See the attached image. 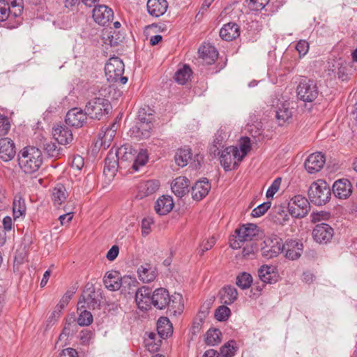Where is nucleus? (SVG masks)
<instances>
[{
  "instance_id": "49530a36",
  "label": "nucleus",
  "mask_w": 357,
  "mask_h": 357,
  "mask_svg": "<svg viewBox=\"0 0 357 357\" xmlns=\"http://www.w3.org/2000/svg\"><path fill=\"white\" fill-rule=\"evenodd\" d=\"M236 349V342L230 340L220 348V354L223 357H232L235 355Z\"/></svg>"
},
{
  "instance_id": "c03bdc74",
  "label": "nucleus",
  "mask_w": 357,
  "mask_h": 357,
  "mask_svg": "<svg viewBox=\"0 0 357 357\" xmlns=\"http://www.w3.org/2000/svg\"><path fill=\"white\" fill-rule=\"evenodd\" d=\"M148 160V155L146 151L141 150L139 153L135 155V159L132 161V168L135 171H137L139 166H144Z\"/></svg>"
},
{
  "instance_id": "7ed1b4c3",
  "label": "nucleus",
  "mask_w": 357,
  "mask_h": 357,
  "mask_svg": "<svg viewBox=\"0 0 357 357\" xmlns=\"http://www.w3.org/2000/svg\"><path fill=\"white\" fill-rule=\"evenodd\" d=\"M331 195L329 185L321 179L313 182L308 190L310 201L317 206L325 204L331 199Z\"/></svg>"
},
{
  "instance_id": "2f4dec72",
  "label": "nucleus",
  "mask_w": 357,
  "mask_h": 357,
  "mask_svg": "<svg viewBox=\"0 0 357 357\" xmlns=\"http://www.w3.org/2000/svg\"><path fill=\"white\" fill-rule=\"evenodd\" d=\"M137 274L139 280L144 283L153 282L157 276L155 268L147 264L138 268Z\"/></svg>"
},
{
  "instance_id": "a18cd8bd",
  "label": "nucleus",
  "mask_w": 357,
  "mask_h": 357,
  "mask_svg": "<svg viewBox=\"0 0 357 357\" xmlns=\"http://www.w3.org/2000/svg\"><path fill=\"white\" fill-rule=\"evenodd\" d=\"M221 332L218 329H209L206 333V342L208 345L214 346L221 341Z\"/></svg>"
},
{
  "instance_id": "9d476101",
  "label": "nucleus",
  "mask_w": 357,
  "mask_h": 357,
  "mask_svg": "<svg viewBox=\"0 0 357 357\" xmlns=\"http://www.w3.org/2000/svg\"><path fill=\"white\" fill-rule=\"evenodd\" d=\"M264 243L265 245L261 248V255L267 259H272L282 252V241L276 235L267 237Z\"/></svg>"
},
{
  "instance_id": "c85d7f7f",
  "label": "nucleus",
  "mask_w": 357,
  "mask_h": 357,
  "mask_svg": "<svg viewBox=\"0 0 357 357\" xmlns=\"http://www.w3.org/2000/svg\"><path fill=\"white\" fill-rule=\"evenodd\" d=\"M190 181L185 176L176 178L172 183V190L178 197H182L188 192Z\"/></svg>"
},
{
  "instance_id": "69168bd1",
  "label": "nucleus",
  "mask_w": 357,
  "mask_h": 357,
  "mask_svg": "<svg viewBox=\"0 0 357 357\" xmlns=\"http://www.w3.org/2000/svg\"><path fill=\"white\" fill-rule=\"evenodd\" d=\"M119 248L117 245H113L107 253V259L109 261L114 260L119 254Z\"/></svg>"
},
{
  "instance_id": "0e129e2a",
  "label": "nucleus",
  "mask_w": 357,
  "mask_h": 357,
  "mask_svg": "<svg viewBox=\"0 0 357 357\" xmlns=\"http://www.w3.org/2000/svg\"><path fill=\"white\" fill-rule=\"evenodd\" d=\"M156 337V334L153 333H150L149 334V339L146 340V347H148V349L149 350H158V347H159V345L158 344H154L152 347V342L153 340L155 339V337Z\"/></svg>"
},
{
  "instance_id": "0eeeda50",
  "label": "nucleus",
  "mask_w": 357,
  "mask_h": 357,
  "mask_svg": "<svg viewBox=\"0 0 357 357\" xmlns=\"http://www.w3.org/2000/svg\"><path fill=\"white\" fill-rule=\"evenodd\" d=\"M86 113L91 119L100 120L111 110L108 100L103 98H95L89 101L85 107Z\"/></svg>"
},
{
  "instance_id": "473e14b6",
  "label": "nucleus",
  "mask_w": 357,
  "mask_h": 357,
  "mask_svg": "<svg viewBox=\"0 0 357 357\" xmlns=\"http://www.w3.org/2000/svg\"><path fill=\"white\" fill-rule=\"evenodd\" d=\"M118 167L122 168L123 167L120 165V162H119V160L116 158L114 153L109 151L108 155L105 160L104 173L110 176H114Z\"/></svg>"
},
{
  "instance_id": "7c9ffc66",
  "label": "nucleus",
  "mask_w": 357,
  "mask_h": 357,
  "mask_svg": "<svg viewBox=\"0 0 357 357\" xmlns=\"http://www.w3.org/2000/svg\"><path fill=\"white\" fill-rule=\"evenodd\" d=\"M174 206L172 198L170 196H162L155 202V210L160 215L170 212Z\"/></svg>"
},
{
  "instance_id": "e2e57ef3",
  "label": "nucleus",
  "mask_w": 357,
  "mask_h": 357,
  "mask_svg": "<svg viewBox=\"0 0 357 357\" xmlns=\"http://www.w3.org/2000/svg\"><path fill=\"white\" fill-rule=\"evenodd\" d=\"M138 123H142V121H144V123H152L151 114H150L146 116L144 109H141L138 112Z\"/></svg>"
},
{
  "instance_id": "9b49d317",
  "label": "nucleus",
  "mask_w": 357,
  "mask_h": 357,
  "mask_svg": "<svg viewBox=\"0 0 357 357\" xmlns=\"http://www.w3.org/2000/svg\"><path fill=\"white\" fill-rule=\"evenodd\" d=\"M313 239L319 244H326L333 236V229L328 224L317 225L312 233Z\"/></svg>"
},
{
  "instance_id": "79ce46f5",
  "label": "nucleus",
  "mask_w": 357,
  "mask_h": 357,
  "mask_svg": "<svg viewBox=\"0 0 357 357\" xmlns=\"http://www.w3.org/2000/svg\"><path fill=\"white\" fill-rule=\"evenodd\" d=\"M252 282V275L246 272H243L236 277V285L242 289H248Z\"/></svg>"
},
{
  "instance_id": "2eb2a0df",
  "label": "nucleus",
  "mask_w": 357,
  "mask_h": 357,
  "mask_svg": "<svg viewBox=\"0 0 357 357\" xmlns=\"http://www.w3.org/2000/svg\"><path fill=\"white\" fill-rule=\"evenodd\" d=\"M113 10L105 5L95 6L93 10V17L94 21L102 26H105L113 19Z\"/></svg>"
},
{
  "instance_id": "bb28decb",
  "label": "nucleus",
  "mask_w": 357,
  "mask_h": 357,
  "mask_svg": "<svg viewBox=\"0 0 357 357\" xmlns=\"http://www.w3.org/2000/svg\"><path fill=\"white\" fill-rule=\"evenodd\" d=\"M146 6L149 13L158 17L166 12L168 4L166 0H148Z\"/></svg>"
},
{
  "instance_id": "f704fd0d",
  "label": "nucleus",
  "mask_w": 357,
  "mask_h": 357,
  "mask_svg": "<svg viewBox=\"0 0 357 357\" xmlns=\"http://www.w3.org/2000/svg\"><path fill=\"white\" fill-rule=\"evenodd\" d=\"M158 334L161 338H167L173 332L172 325L167 317H160L157 322Z\"/></svg>"
},
{
  "instance_id": "4d7b16f0",
  "label": "nucleus",
  "mask_w": 357,
  "mask_h": 357,
  "mask_svg": "<svg viewBox=\"0 0 357 357\" xmlns=\"http://www.w3.org/2000/svg\"><path fill=\"white\" fill-rule=\"evenodd\" d=\"M296 49L301 56H305L309 50V44L306 40H301L296 44Z\"/></svg>"
},
{
  "instance_id": "5fc2aeb1",
  "label": "nucleus",
  "mask_w": 357,
  "mask_h": 357,
  "mask_svg": "<svg viewBox=\"0 0 357 357\" xmlns=\"http://www.w3.org/2000/svg\"><path fill=\"white\" fill-rule=\"evenodd\" d=\"M10 128V124L8 118L0 114V135H6Z\"/></svg>"
},
{
  "instance_id": "864d4df0",
  "label": "nucleus",
  "mask_w": 357,
  "mask_h": 357,
  "mask_svg": "<svg viewBox=\"0 0 357 357\" xmlns=\"http://www.w3.org/2000/svg\"><path fill=\"white\" fill-rule=\"evenodd\" d=\"M281 183L282 178L280 177L276 178L273 181V182L266 191V195L267 198H272L274 196V195L279 190Z\"/></svg>"
},
{
  "instance_id": "6e6d98bb",
  "label": "nucleus",
  "mask_w": 357,
  "mask_h": 357,
  "mask_svg": "<svg viewBox=\"0 0 357 357\" xmlns=\"http://www.w3.org/2000/svg\"><path fill=\"white\" fill-rule=\"evenodd\" d=\"M153 223V220L151 218H146L142 222V234L143 236L148 235L151 231V226Z\"/></svg>"
},
{
  "instance_id": "b1692460",
  "label": "nucleus",
  "mask_w": 357,
  "mask_h": 357,
  "mask_svg": "<svg viewBox=\"0 0 357 357\" xmlns=\"http://www.w3.org/2000/svg\"><path fill=\"white\" fill-rule=\"evenodd\" d=\"M259 279L266 284H274L278 282L279 275L275 271V268L271 266L264 265L258 271Z\"/></svg>"
},
{
  "instance_id": "603ef678",
  "label": "nucleus",
  "mask_w": 357,
  "mask_h": 357,
  "mask_svg": "<svg viewBox=\"0 0 357 357\" xmlns=\"http://www.w3.org/2000/svg\"><path fill=\"white\" fill-rule=\"evenodd\" d=\"M271 205V204L270 202L261 204L252 211V216L257 218L263 215L268 211V209L270 208Z\"/></svg>"
},
{
  "instance_id": "423d86ee",
  "label": "nucleus",
  "mask_w": 357,
  "mask_h": 357,
  "mask_svg": "<svg viewBox=\"0 0 357 357\" xmlns=\"http://www.w3.org/2000/svg\"><path fill=\"white\" fill-rule=\"evenodd\" d=\"M298 98L306 102H313L319 95L317 82L304 78L302 79L296 89Z\"/></svg>"
},
{
  "instance_id": "5701e85b",
  "label": "nucleus",
  "mask_w": 357,
  "mask_h": 357,
  "mask_svg": "<svg viewBox=\"0 0 357 357\" xmlns=\"http://www.w3.org/2000/svg\"><path fill=\"white\" fill-rule=\"evenodd\" d=\"M276 119L279 126H283L288 122L292 117V109L290 107V103L287 101L280 102L277 106Z\"/></svg>"
},
{
  "instance_id": "e433bc0d",
  "label": "nucleus",
  "mask_w": 357,
  "mask_h": 357,
  "mask_svg": "<svg viewBox=\"0 0 357 357\" xmlns=\"http://www.w3.org/2000/svg\"><path fill=\"white\" fill-rule=\"evenodd\" d=\"M160 187V182L157 180H149L142 182L139 185V190L144 196H149L155 193Z\"/></svg>"
},
{
  "instance_id": "1a4fd4ad",
  "label": "nucleus",
  "mask_w": 357,
  "mask_h": 357,
  "mask_svg": "<svg viewBox=\"0 0 357 357\" xmlns=\"http://www.w3.org/2000/svg\"><path fill=\"white\" fill-rule=\"evenodd\" d=\"M239 150L237 147L229 146L224 149L220 156V162L225 171H230L238 166Z\"/></svg>"
},
{
  "instance_id": "680f3d73",
  "label": "nucleus",
  "mask_w": 357,
  "mask_h": 357,
  "mask_svg": "<svg viewBox=\"0 0 357 357\" xmlns=\"http://www.w3.org/2000/svg\"><path fill=\"white\" fill-rule=\"evenodd\" d=\"M215 243V240L213 237L207 240L206 242H203L201 245L200 255H203L204 252L210 250L214 245Z\"/></svg>"
},
{
  "instance_id": "ddd939ff",
  "label": "nucleus",
  "mask_w": 357,
  "mask_h": 357,
  "mask_svg": "<svg viewBox=\"0 0 357 357\" xmlns=\"http://www.w3.org/2000/svg\"><path fill=\"white\" fill-rule=\"evenodd\" d=\"M325 162V156L321 153H312L305 160V167L308 173L314 174L323 168Z\"/></svg>"
},
{
  "instance_id": "58836bf2",
  "label": "nucleus",
  "mask_w": 357,
  "mask_h": 357,
  "mask_svg": "<svg viewBox=\"0 0 357 357\" xmlns=\"http://www.w3.org/2000/svg\"><path fill=\"white\" fill-rule=\"evenodd\" d=\"M26 207L24 199L19 197L14 199L13 211L15 219L24 217L26 214Z\"/></svg>"
},
{
  "instance_id": "cd10ccee",
  "label": "nucleus",
  "mask_w": 357,
  "mask_h": 357,
  "mask_svg": "<svg viewBox=\"0 0 357 357\" xmlns=\"http://www.w3.org/2000/svg\"><path fill=\"white\" fill-rule=\"evenodd\" d=\"M240 36V28L236 23L225 24L220 30V36L226 41H231Z\"/></svg>"
},
{
  "instance_id": "de8ad7c7",
  "label": "nucleus",
  "mask_w": 357,
  "mask_h": 357,
  "mask_svg": "<svg viewBox=\"0 0 357 357\" xmlns=\"http://www.w3.org/2000/svg\"><path fill=\"white\" fill-rule=\"evenodd\" d=\"M231 310L225 305H220L215 312V317L218 321H226L230 316Z\"/></svg>"
},
{
  "instance_id": "c756f323",
  "label": "nucleus",
  "mask_w": 357,
  "mask_h": 357,
  "mask_svg": "<svg viewBox=\"0 0 357 357\" xmlns=\"http://www.w3.org/2000/svg\"><path fill=\"white\" fill-rule=\"evenodd\" d=\"M105 287L111 291H116L121 286V278L117 271L107 272L103 279Z\"/></svg>"
},
{
  "instance_id": "f257e3e1",
  "label": "nucleus",
  "mask_w": 357,
  "mask_h": 357,
  "mask_svg": "<svg viewBox=\"0 0 357 357\" xmlns=\"http://www.w3.org/2000/svg\"><path fill=\"white\" fill-rule=\"evenodd\" d=\"M151 304L158 310L167 307L170 315L181 314L183 310V296L180 294L169 295L162 287L156 289L151 294Z\"/></svg>"
},
{
  "instance_id": "39448f33",
  "label": "nucleus",
  "mask_w": 357,
  "mask_h": 357,
  "mask_svg": "<svg viewBox=\"0 0 357 357\" xmlns=\"http://www.w3.org/2000/svg\"><path fill=\"white\" fill-rule=\"evenodd\" d=\"M258 227L255 224L243 225L235 231V238L230 240V246L233 249H238L243 243L251 242L258 234Z\"/></svg>"
},
{
  "instance_id": "f03ea898",
  "label": "nucleus",
  "mask_w": 357,
  "mask_h": 357,
  "mask_svg": "<svg viewBox=\"0 0 357 357\" xmlns=\"http://www.w3.org/2000/svg\"><path fill=\"white\" fill-rule=\"evenodd\" d=\"M18 163L26 174L37 172L43 164L41 151L35 146H26L18 153Z\"/></svg>"
},
{
  "instance_id": "6e6552de",
  "label": "nucleus",
  "mask_w": 357,
  "mask_h": 357,
  "mask_svg": "<svg viewBox=\"0 0 357 357\" xmlns=\"http://www.w3.org/2000/svg\"><path fill=\"white\" fill-rule=\"evenodd\" d=\"M288 209L293 217L302 218L309 213L310 205L307 198L298 195L290 199L288 204Z\"/></svg>"
},
{
  "instance_id": "3c124183",
  "label": "nucleus",
  "mask_w": 357,
  "mask_h": 357,
  "mask_svg": "<svg viewBox=\"0 0 357 357\" xmlns=\"http://www.w3.org/2000/svg\"><path fill=\"white\" fill-rule=\"evenodd\" d=\"M239 160H243L250 150V142L248 137H243L240 144Z\"/></svg>"
},
{
  "instance_id": "a211bd4d",
  "label": "nucleus",
  "mask_w": 357,
  "mask_h": 357,
  "mask_svg": "<svg viewBox=\"0 0 357 357\" xmlns=\"http://www.w3.org/2000/svg\"><path fill=\"white\" fill-rule=\"evenodd\" d=\"M333 191L335 197L340 199H347L352 192V185L346 178L336 181L333 185Z\"/></svg>"
},
{
  "instance_id": "338daca9",
  "label": "nucleus",
  "mask_w": 357,
  "mask_h": 357,
  "mask_svg": "<svg viewBox=\"0 0 357 357\" xmlns=\"http://www.w3.org/2000/svg\"><path fill=\"white\" fill-rule=\"evenodd\" d=\"M59 357H78V355L75 349L67 348L61 351Z\"/></svg>"
},
{
  "instance_id": "ea45409f",
  "label": "nucleus",
  "mask_w": 357,
  "mask_h": 357,
  "mask_svg": "<svg viewBox=\"0 0 357 357\" xmlns=\"http://www.w3.org/2000/svg\"><path fill=\"white\" fill-rule=\"evenodd\" d=\"M10 6L6 2V0H0V22H4L7 20L6 24L7 28L9 29V23L14 22V17H11Z\"/></svg>"
},
{
  "instance_id": "4be33fe9",
  "label": "nucleus",
  "mask_w": 357,
  "mask_h": 357,
  "mask_svg": "<svg viewBox=\"0 0 357 357\" xmlns=\"http://www.w3.org/2000/svg\"><path fill=\"white\" fill-rule=\"evenodd\" d=\"M52 135L54 138L61 144H68L73 139L71 130L64 126H56L53 128Z\"/></svg>"
},
{
  "instance_id": "8fccbe9b",
  "label": "nucleus",
  "mask_w": 357,
  "mask_h": 357,
  "mask_svg": "<svg viewBox=\"0 0 357 357\" xmlns=\"http://www.w3.org/2000/svg\"><path fill=\"white\" fill-rule=\"evenodd\" d=\"M270 0H246L248 7L251 10H261Z\"/></svg>"
},
{
  "instance_id": "13d9d810",
  "label": "nucleus",
  "mask_w": 357,
  "mask_h": 357,
  "mask_svg": "<svg viewBox=\"0 0 357 357\" xmlns=\"http://www.w3.org/2000/svg\"><path fill=\"white\" fill-rule=\"evenodd\" d=\"M44 149L51 157H56L59 155V150L54 143L47 142L44 144Z\"/></svg>"
},
{
  "instance_id": "052dcab7",
  "label": "nucleus",
  "mask_w": 357,
  "mask_h": 357,
  "mask_svg": "<svg viewBox=\"0 0 357 357\" xmlns=\"http://www.w3.org/2000/svg\"><path fill=\"white\" fill-rule=\"evenodd\" d=\"M93 337V333L91 331L88 330L82 331L80 333V340L82 344H89L91 340Z\"/></svg>"
},
{
  "instance_id": "a19ab883",
  "label": "nucleus",
  "mask_w": 357,
  "mask_h": 357,
  "mask_svg": "<svg viewBox=\"0 0 357 357\" xmlns=\"http://www.w3.org/2000/svg\"><path fill=\"white\" fill-rule=\"evenodd\" d=\"M191 73V69L188 66H184L176 72L174 79L178 84H184L189 79Z\"/></svg>"
},
{
  "instance_id": "6ab92c4d",
  "label": "nucleus",
  "mask_w": 357,
  "mask_h": 357,
  "mask_svg": "<svg viewBox=\"0 0 357 357\" xmlns=\"http://www.w3.org/2000/svg\"><path fill=\"white\" fill-rule=\"evenodd\" d=\"M15 146L12 139L6 137L0 139V158L8 162L15 155Z\"/></svg>"
},
{
  "instance_id": "72a5a7b5",
  "label": "nucleus",
  "mask_w": 357,
  "mask_h": 357,
  "mask_svg": "<svg viewBox=\"0 0 357 357\" xmlns=\"http://www.w3.org/2000/svg\"><path fill=\"white\" fill-rule=\"evenodd\" d=\"M220 295L221 303L231 305L237 299L238 292L235 287L227 286L220 291Z\"/></svg>"
},
{
  "instance_id": "f3484780",
  "label": "nucleus",
  "mask_w": 357,
  "mask_h": 357,
  "mask_svg": "<svg viewBox=\"0 0 357 357\" xmlns=\"http://www.w3.org/2000/svg\"><path fill=\"white\" fill-rule=\"evenodd\" d=\"M6 2L10 6L11 17H14V22L9 23V29H15L22 23L20 17L23 10V0H6Z\"/></svg>"
},
{
  "instance_id": "37998d69",
  "label": "nucleus",
  "mask_w": 357,
  "mask_h": 357,
  "mask_svg": "<svg viewBox=\"0 0 357 357\" xmlns=\"http://www.w3.org/2000/svg\"><path fill=\"white\" fill-rule=\"evenodd\" d=\"M331 70L335 75H337L339 78L344 79V77H347L346 63L342 59L335 61L332 65Z\"/></svg>"
},
{
  "instance_id": "412c9836",
  "label": "nucleus",
  "mask_w": 357,
  "mask_h": 357,
  "mask_svg": "<svg viewBox=\"0 0 357 357\" xmlns=\"http://www.w3.org/2000/svg\"><path fill=\"white\" fill-rule=\"evenodd\" d=\"M211 190V184L206 178L197 181L192 187V197L199 201L205 197Z\"/></svg>"
},
{
  "instance_id": "393cba45",
  "label": "nucleus",
  "mask_w": 357,
  "mask_h": 357,
  "mask_svg": "<svg viewBox=\"0 0 357 357\" xmlns=\"http://www.w3.org/2000/svg\"><path fill=\"white\" fill-rule=\"evenodd\" d=\"M152 129V123H144V121L137 123L130 130V135L139 140L147 139L151 136Z\"/></svg>"
},
{
  "instance_id": "20e7f679",
  "label": "nucleus",
  "mask_w": 357,
  "mask_h": 357,
  "mask_svg": "<svg viewBox=\"0 0 357 357\" xmlns=\"http://www.w3.org/2000/svg\"><path fill=\"white\" fill-rule=\"evenodd\" d=\"M105 72L107 80L112 82H120L124 84L128 82V78L123 76L124 73V63L122 60L117 57H111L106 63Z\"/></svg>"
},
{
  "instance_id": "4c0bfd02",
  "label": "nucleus",
  "mask_w": 357,
  "mask_h": 357,
  "mask_svg": "<svg viewBox=\"0 0 357 357\" xmlns=\"http://www.w3.org/2000/svg\"><path fill=\"white\" fill-rule=\"evenodd\" d=\"M192 158L190 149H180L177 151L174 159L176 163L180 167H185Z\"/></svg>"
},
{
  "instance_id": "a878e982",
  "label": "nucleus",
  "mask_w": 357,
  "mask_h": 357,
  "mask_svg": "<svg viewBox=\"0 0 357 357\" xmlns=\"http://www.w3.org/2000/svg\"><path fill=\"white\" fill-rule=\"evenodd\" d=\"M199 58L203 60L206 64L211 65L215 62L218 58V51L214 46L209 44L204 45L198 50Z\"/></svg>"
},
{
  "instance_id": "f8f14e48",
  "label": "nucleus",
  "mask_w": 357,
  "mask_h": 357,
  "mask_svg": "<svg viewBox=\"0 0 357 357\" xmlns=\"http://www.w3.org/2000/svg\"><path fill=\"white\" fill-rule=\"evenodd\" d=\"M87 114L82 109L77 107L70 109L66 116L65 121L68 126L81 128L86 121Z\"/></svg>"
},
{
  "instance_id": "09e8293b",
  "label": "nucleus",
  "mask_w": 357,
  "mask_h": 357,
  "mask_svg": "<svg viewBox=\"0 0 357 357\" xmlns=\"http://www.w3.org/2000/svg\"><path fill=\"white\" fill-rule=\"evenodd\" d=\"M93 322V316L89 311L84 310L77 318V324L81 326H89Z\"/></svg>"
},
{
  "instance_id": "bf43d9fd",
  "label": "nucleus",
  "mask_w": 357,
  "mask_h": 357,
  "mask_svg": "<svg viewBox=\"0 0 357 357\" xmlns=\"http://www.w3.org/2000/svg\"><path fill=\"white\" fill-rule=\"evenodd\" d=\"M115 123H113L112 128H107L106 130L102 137V143H104L105 144L107 142H109L112 139V138L115 135Z\"/></svg>"
},
{
  "instance_id": "dca6fc26",
  "label": "nucleus",
  "mask_w": 357,
  "mask_h": 357,
  "mask_svg": "<svg viewBox=\"0 0 357 357\" xmlns=\"http://www.w3.org/2000/svg\"><path fill=\"white\" fill-rule=\"evenodd\" d=\"M303 243L296 240H287L283 243L282 252L285 253V257L290 260L298 259L303 252Z\"/></svg>"
},
{
  "instance_id": "4468645a",
  "label": "nucleus",
  "mask_w": 357,
  "mask_h": 357,
  "mask_svg": "<svg viewBox=\"0 0 357 357\" xmlns=\"http://www.w3.org/2000/svg\"><path fill=\"white\" fill-rule=\"evenodd\" d=\"M137 151L135 150L131 145L124 144L119 147L114 153L115 156L119 160V162L124 168L127 167V163H132L135 159V155Z\"/></svg>"
},
{
  "instance_id": "c9c22d12",
  "label": "nucleus",
  "mask_w": 357,
  "mask_h": 357,
  "mask_svg": "<svg viewBox=\"0 0 357 357\" xmlns=\"http://www.w3.org/2000/svg\"><path fill=\"white\" fill-rule=\"evenodd\" d=\"M68 197V192L66 188L61 185L58 184L53 190L52 193V199L54 206L61 205Z\"/></svg>"
},
{
  "instance_id": "aec40b11",
  "label": "nucleus",
  "mask_w": 357,
  "mask_h": 357,
  "mask_svg": "<svg viewBox=\"0 0 357 357\" xmlns=\"http://www.w3.org/2000/svg\"><path fill=\"white\" fill-rule=\"evenodd\" d=\"M151 291L149 287H142L135 293L136 303L142 310H147L151 304Z\"/></svg>"
},
{
  "instance_id": "774afa93",
  "label": "nucleus",
  "mask_w": 357,
  "mask_h": 357,
  "mask_svg": "<svg viewBox=\"0 0 357 357\" xmlns=\"http://www.w3.org/2000/svg\"><path fill=\"white\" fill-rule=\"evenodd\" d=\"M84 159L80 155L74 157L72 161V167L78 170L81 169L84 167Z\"/></svg>"
}]
</instances>
